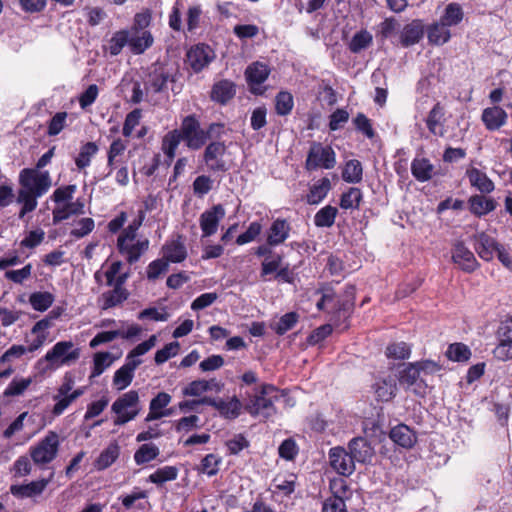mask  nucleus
I'll list each match as a JSON object with an SVG mask.
<instances>
[{
    "instance_id": "4468645a",
    "label": "nucleus",
    "mask_w": 512,
    "mask_h": 512,
    "mask_svg": "<svg viewBox=\"0 0 512 512\" xmlns=\"http://www.w3.org/2000/svg\"><path fill=\"white\" fill-rule=\"evenodd\" d=\"M128 279V274L118 275L117 283L113 289L102 294L100 301L102 309L106 310L115 307L128 298V292L124 288V284Z\"/></svg>"
},
{
    "instance_id": "f257e3e1",
    "label": "nucleus",
    "mask_w": 512,
    "mask_h": 512,
    "mask_svg": "<svg viewBox=\"0 0 512 512\" xmlns=\"http://www.w3.org/2000/svg\"><path fill=\"white\" fill-rule=\"evenodd\" d=\"M18 181L21 188L18 191L17 202L22 205L18 217L22 219L36 209L37 198L49 191L52 186V178L47 170L24 168L19 173Z\"/></svg>"
},
{
    "instance_id": "39448f33",
    "label": "nucleus",
    "mask_w": 512,
    "mask_h": 512,
    "mask_svg": "<svg viewBox=\"0 0 512 512\" xmlns=\"http://www.w3.org/2000/svg\"><path fill=\"white\" fill-rule=\"evenodd\" d=\"M336 165V154L331 146L313 142L307 154L305 168L307 171L332 169Z\"/></svg>"
},
{
    "instance_id": "0eeeda50",
    "label": "nucleus",
    "mask_w": 512,
    "mask_h": 512,
    "mask_svg": "<svg viewBox=\"0 0 512 512\" xmlns=\"http://www.w3.org/2000/svg\"><path fill=\"white\" fill-rule=\"evenodd\" d=\"M80 357V348L74 347L71 341L57 342L45 355V360L53 368L69 366Z\"/></svg>"
},
{
    "instance_id": "412c9836",
    "label": "nucleus",
    "mask_w": 512,
    "mask_h": 512,
    "mask_svg": "<svg viewBox=\"0 0 512 512\" xmlns=\"http://www.w3.org/2000/svg\"><path fill=\"white\" fill-rule=\"evenodd\" d=\"M348 448L353 460L360 463L370 462L374 456L373 447L364 437H356L350 440Z\"/></svg>"
},
{
    "instance_id": "f8f14e48",
    "label": "nucleus",
    "mask_w": 512,
    "mask_h": 512,
    "mask_svg": "<svg viewBox=\"0 0 512 512\" xmlns=\"http://www.w3.org/2000/svg\"><path fill=\"white\" fill-rule=\"evenodd\" d=\"M329 463L331 468L341 476H350L355 471L353 457L340 446L329 450Z\"/></svg>"
},
{
    "instance_id": "e433bc0d",
    "label": "nucleus",
    "mask_w": 512,
    "mask_h": 512,
    "mask_svg": "<svg viewBox=\"0 0 512 512\" xmlns=\"http://www.w3.org/2000/svg\"><path fill=\"white\" fill-rule=\"evenodd\" d=\"M331 189V182L327 177H324L315 182L307 194L306 201L310 205L320 203L328 194Z\"/></svg>"
},
{
    "instance_id": "ea45409f",
    "label": "nucleus",
    "mask_w": 512,
    "mask_h": 512,
    "mask_svg": "<svg viewBox=\"0 0 512 512\" xmlns=\"http://www.w3.org/2000/svg\"><path fill=\"white\" fill-rule=\"evenodd\" d=\"M470 211L474 215L482 216L493 211L496 208V202L492 198H486L482 195H474L469 199Z\"/></svg>"
},
{
    "instance_id": "49530a36",
    "label": "nucleus",
    "mask_w": 512,
    "mask_h": 512,
    "mask_svg": "<svg viewBox=\"0 0 512 512\" xmlns=\"http://www.w3.org/2000/svg\"><path fill=\"white\" fill-rule=\"evenodd\" d=\"M338 210L336 207L326 205L321 208L314 216V224L316 227L328 228L333 226Z\"/></svg>"
},
{
    "instance_id": "37998d69",
    "label": "nucleus",
    "mask_w": 512,
    "mask_h": 512,
    "mask_svg": "<svg viewBox=\"0 0 512 512\" xmlns=\"http://www.w3.org/2000/svg\"><path fill=\"white\" fill-rule=\"evenodd\" d=\"M362 199L363 193L361 189L357 187H350L341 195L339 205L344 210H355L360 207Z\"/></svg>"
},
{
    "instance_id": "13d9d810",
    "label": "nucleus",
    "mask_w": 512,
    "mask_h": 512,
    "mask_svg": "<svg viewBox=\"0 0 512 512\" xmlns=\"http://www.w3.org/2000/svg\"><path fill=\"white\" fill-rule=\"evenodd\" d=\"M75 386V376L72 372H66L62 378V383L57 388V393L53 396L55 402H59L68 397Z\"/></svg>"
},
{
    "instance_id": "f704fd0d",
    "label": "nucleus",
    "mask_w": 512,
    "mask_h": 512,
    "mask_svg": "<svg viewBox=\"0 0 512 512\" xmlns=\"http://www.w3.org/2000/svg\"><path fill=\"white\" fill-rule=\"evenodd\" d=\"M411 173L419 182L430 180L434 174V166L427 158H414L411 163Z\"/></svg>"
},
{
    "instance_id": "2eb2a0df",
    "label": "nucleus",
    "mask_w": 512,
    "mask_h": 512,
    "mask_svg": "<svg viewBox=\"0 0 512 512\" xmlns=\"http://www.w3.org/2000/svg\"><path fill=\"white\" fill-rule=\"evenodd\" d=\"M269 74L268 65L261 62H253L246 68L245 77L252 93L262 94L260 85L266 81Z\"/></svg>"
},
{
    "instance_id": "79ce46f5",
    "label": "nucleus",
    "mask_w": 512,
    "mask_h": 512,
    "mask_svg": "<svg viewBox=\"0 0 512 512\" xmlns=\"http://www.w3.org/2000/svg\"><path fill=\"white\" fill-rule=\"evenodd\" d=\"M363 167L360 161L352 159L346 162L343 171L342 179L347 183L357 184L362 181Z\"/></svg>"
},
{
    "instance_id": "7ed1b4c3",
    "label": "nucleus",
    "mask_w": 512,
    "mask_h": 512,
    "mask_svg": "<svg viewBox=\"0 0 512 512\" xmlns=\"http://www.w3.org/2000/svg\"><path fill=\"white\" fill-rule=\"evenodd\" d=\"M279 399V390L271 384H263L249 396L244 410L252 417L267 419L276 413L275 402Z\"/></svg>"
},
{
    "instance_id": "09e8293b",
    "label": "nucleus",
    "mask_w": 512,
    "mask_h": 512,
    "mask_svg": "<svg viewBox=\"0 0 512 512\" xmlns=\"http://www.w3.org/2000/svg\"><path fill=\"white\" fill-rule=\"evenodd\" d=\"M463 17L464 13L461 6L457 3H450L446 6L440 21L446 26L451 27L458 25L463 20Z\"/></svg>"
},
{
    "instance_id": "9d476101",
    "label": "nucleus",
    "mask_w": 512,
    "mask_h": 512,
    "mask_svg": "<svg viewBox=\"0 0 512 512\" xmlns=\"http://www.w3.org/2000/svg\"><path fill=\"white\" fill-rule=\"evenodd\" d=\"M226 215L225 208L222 204L213 205L211 208L205 210L199 217V225L202 231V238L214 235L219 223Z\"/></svg>"
},
{
    "instance_id": "ddd939ff",
    "label": "nucleus",
    "mask_w": 512,
    "mask_h": 512,
    "mask_svg": "<svg viewBox=\"0 0 512 512\" xmlns=\"http://www.w3.org/2000/svg\"><path fill=\"white\" fill-rule=\"evenodd\" d=\"M451 253L452 261L464 272L472 273L479 267L473 252L463 242H456Z\"/></svg>"
},
{
    "instance_id": "de8ad7c7",
    "label": "nucleus",
    "mask_w": 512,
    "mask_h": 512,
    "mask_svg": "<svg viewBox=\"0 0 512 512\" xmlns=\"http://www.w3.org/2000/svg\"><path fill=\"white\" fill-rule=\"evenodd\" d=\"M114 362V358L110 352H97L93 356V367L90 378L100 376Z\"/></svg>"
},
{
    "instance_id": "aec40b11",
    "label": "nucleus",
    "mask_w": 512,
    "mask_h": 512,
    "mask_svg": "<svg viewBox=\"0 0 512 512\" xmlns=\"http://www.w3.org/2000/svg\"><path fill=\"white\" fill-rule=\"evenodd\" d=\"M52 477L53 474H51L48 479H40L23 485H12L10 487V492L12 495L19 498H33L39 496L46 489Z\"/></svg>"
},
{
    "instance_id": "6e6d98bb",
    "label": "nucleus",
    "mask_w": 512,
    "mask_h": 512,
    "mask_svg": "<svg viewBox=\"0 0 512 512\" xmlns=\"http://www.w3.org/2000/svg\"><path fill=\"white\" fill-rule=\"evenodd\" d=\"M86 391L85 387H79L77 389L73 388V391L70 393L68 397L63 398L59 402H56L52 409V414L54 416H60L64 413V411L79 397H81Z\"/></svg>"
},
{
    "instance_id": "cd10ccee",
    "label": "nucleus",
    "mask_w": 512,
    "mask_h": 512,
    "mask_svg": "<svg viewBox=\"0 0 512 512\" xmlns=\"http://www.w3.org/2000/svg\"><path fill=\"white\" fill-rule=\"evenodd\" d=\"M128 31L129 49L133 54H142L153 45L154 38L150 31Z\"/></svg>"
},
{
    "instance_id": "774afa93",
    "label": "nucleus",
    "mask_w": 512,
    "mask_h": 512,
    "mask_svg": "<svg viewBox=\"0 0 512 512\" xmlns=\"http://www.w3.org/2000/svg\"><path fill=\"white\" fill-rule=\"evenodd\" d=\"M221 459L215 454H207L201 461L200 471L208 476H214L219 471Z\"/></svg>"
},
{
    "instance_id": "680f3d73",
    "label": "nucleus",
    "mask_w": 512,
    "mask_h": 512,
    "mask_svg": "<svg viewBox=\"0 0 512 512\" xmlns=\"http://www.w3.org/2000/svg\"><path fill=\"white\" fill-rule=\"evenodd\" d=\"M447 357L452 361H467L471 356L470 349L462 343L451 344L446 352Z\"/></svg>"
},
{
    "instance_id": "bf43d9fd",
    "label": "nucleus",
    "mask_w": 512,
    "mask_h": 512,
    "mask_svg": "<svg viewBox=\"0 0 512 512\" xmlns=\"http://www.w3.org/2000/svg\"><path fill=\"white\" fill-rule=\"evenodd\" d=\"M74 225V228L70 231V235L76 239L87 236L95 228L94 220L89 217L79 219Z\"/></svg>"
},
{
    "instance_id": "8fccbe9b",
    "label": "nucleus",
    "mask_w": 512,
    "mask_h": 512,
    "mask_svg": "<svg viewBox=\"0 0 512 512\" xmlns=\"http://www.w3.org/2000/svg\"><path fill=\"white\" fill-rule=\"evenodd\" d=\"M129 47V31L122 29L115 32L108 42V51L110 55L117 56L125 46Z\"/></svg>"
},
{
    "instance_id": "c756f323",
    "label": "nucleus",
    "mask_w": 512,
    "mask_h": 512,
    "mask_svg": "<svg viewBox=\"0 0 512 512\" xmlns=\"http://www.w3.org/2000/svg\"><path fill=\"white\" fill-rule=\"evenodd\" d=\"M445 109L440 103H436L428 113L426 125L435 136H444Z\"/></svg>"
},
{
    "instance_id": "423d86ee",
    "label": "nucleus",
    "mask_w": 512,
    "mask_h": 512,
    "mask_svg": "<svg viewBox=\"0 0 512 512\" xmlns=\"http://www.w3.org/2000/svg\"><path fill=\"white\" fill-rule=\"evenodd\" d=\"M59 445V435L54 431H49L43 439L30 448L33 462L37 465L52 462L58 454Z\"/></svg>"
},
{
    "instance_id": "7c9ffc66",
    "label": "nucleus",
    "mask_w": 512,
    "mask_h": 512,
    "mask_svg": "<svg viewBox=\"0 0 512 512\" xmlns=\"http://www.w3.org/2000/svg\"><path fill=\"white\" fill-rule=\"evenodd\" d=\"M466 176L470 185L483 194L491 193L495 188L493 181L478 168L471 167L467 169Z\"/></svg>"
},
{
    "instance_id": "b1692460",
    "label": "nucleus",
    "mask_w": 512,
    "mask_h": 512,
    "mask_svg": "<svg viewBox=\"0 0 512 512\" xmlns=\"http://www.w3.org/2000/svg\"><path fill=\"white\" fill-rule=\"evenodd\" d=\"M290 230V224L285 219L278 218L274 220L267 231V244L278 246L284 243L289 237Z\"/></svg>"
},
{
    "instance_id": "864d4df0",
    "label": "nucleus",
    "mask_w": 512,
    "mask_h": 512,
    "mask_svg": "<svg viewBox=\"0 0 512 512\" xmlns=\"http://www.w3.org/2000/svg\"><path fill=\"white\" fill-rule=\"evenodd\" d=\"M178 476V469L174 466H165L158 468L155 472L150 474L149 481L151 483L161 485L167 481H173Z\"/></svg>"
},
{
    "instance_id": "dca6fc26",
    "label": "nucleus",
    "mask_w": 512,
    "mask_h": 512,
    "mask_svg": "<svg viewBox=\"0 0 512 512\" xmlns=\"http://www.w3.org/2000/svg\"><path fill=\"white\" fill-rule=\"evenodd\" d=\"M214 57V52L208 45L198 44L187 52V63L195 72H199L204 69Z\"/></svg>"
},
{
    "instance_id": "a18cd8bd",
    "label": "nucleus",
    "mask_w": 512,
    "mask_h": 512,
    "mask_svg": "<svg viewBox=\"0 0 512 512\" xmlns=\"http://www.w3.org/2000/svg\"><path fill=\"white\" fill-rule=\"evenodd\" d=\"M372 43V34L369 31L362 29L353 35L348 44V48L352 53H360L370 47Z\"/></svg>"
},
{
    "instance_id": "6e6552de",
    "label": "nucleus",
    "mask_w": 512,
    "mask_h": 512,
    "mask_svg": "<svg viewBox=\"0 0 512 512\" xmlns=\"http://www.w3.org/2000/svg\"><path fill=\"white\" fill-rule=\"evenodd\" d=\"M399 384L406 390H412L416 395L423 396L426 393L427 385L415 364L408 363L398 372Z\"/></svg>"
},
{
    "instance_id": "f3484780",
    "label": "nucleus",
    "mask_w": 512,
    "mask_h": 512,
    "mask_svg": "<svg viewBox=\"0 0 512 512\" xmlns=\"http://www.w3.org/2000/svg\"><path fill=\"white\" fill-rule=\"evenodd\" d=\"M499 246L496 239L485 232L474 236V249L484 261L492 260Z\"/></svg>"
},
{
    "instance_id": "f03ea898",
    "label": "nucleus",
    "mask_w": 512,
    "mask_h": 512,
    "mask_svg": "<svg viewBox=\"0 0 512 512\" xmlns=\"http://www.w3.org/2000/svg\"><path fill=\"white\" fill-rule=\"evenodd\" d=\"M179 131L188 149L199 150L209 139L220 138L224 134V125L211 123L207 129H203L195 115H188L183 118Z\"/></svg>"
},
{
    "instance_id": "4d7b16f0",
    "label": "nucleus",
    "mask_w": 512,
    "mask_h": 512,
    "mask_svg": "<svg viewBox=\"0 0 512 512\" xmlns=\"http://www.w3.org/2000/svg\"><path fill=\"white\" fill-rule=\"evenodd\" d=\"M385 354L388 358L405 360L411 355V347L405 342H395L387 346Z\"/></svg>"
},
{
    "instance_id": "2f4dec72",
    "label": "nucleus",
    "mask_w": 512,
    "mask_h": 512,
    "mask_svg": "<svg viewBox=\"0 0 512 512\" xmlns=\"http://www.w3.org/2000/svg\"><path fill=\"white\" fill-rule=\"evenodd\" d=\"M397 390L396 379L392 376L381 378L374 384L376 397L380 401L388 402L392 400L396 396Z\"/></svg>"
},
{
    "instance_id": "a878e982",
    "label": "nucleus",
    "mask_w": 512,
    "mask_h": 512,
    "mask_svg": "<svg viewBox=\"0 0 512 512\" xmlns=\"http://www.w3.org/2000/svg\"><path fill=\"white\" fill-rule=\"evenodd\" d=\"M84 202L82 199H77L72 202L71 200L65 204L57 205L53 211V223L57 224L67 220L71 216L84 214Z\"/></svg>"
},
{
    "instance_id": "4be33fe9",
    "label": "nucleus",
    "mask_w": 512,
    "mask_h": 512,
    "mask_svg": "<svg viewBox=\"0 0 512 512\" xmlns=\"http://www.w3.org/2000/svg\"><path fill=\"white\" fill-rule=\"evenodd\" d=\"M142 363V360H125V363L115 371L113 376V385L118 390L127 388L134 377L136 368Z\"/></svg>"
},
{
    "instance_id": "052dcab7",
    "label": "nucleus",
    "mask_w": 512,
    "mask_h": 512,
    "mask_svg": "<svg viewBox=\"0 0 512 512\" xmlns=\"http://www.w3.org/2000/svg\"><path fill=\"white\" fill-rule=\"evenodd\" d=\"M76 190L77 187L74 184L61 186L54 190L50 198L57 205H62L73 199Z\"/></svg>"
},
{
    "instance_id": "338daca9",
    "label": "nucleus",
    "mask_w": 512,
    "mask_h": 512,
    "mask_svg": "<svg viewBox=\"0 0 512 512\" xmlns=\"http://www.w3.org/2000/svg\"><path fill=\"white\" fill-rule=\"evenodd\" d=\"M45 238V232L38 228L29 231L26 236L21 240L20 246L24 248L34 249L39 246Z\"/></svg>"
},
{
    "instance_id": "bb28decb",
    "label": "nucleus",
    "mask_w": 512,
    "mask_h": 512,
    "mask_svg": "<svg viewBox=\"0 0 512 512\" xmlns=\"http://www.w3.org/2000/svg\"><path fill=\"white\" fill-rule=\"evenodd\" d=\"M481 120L488 130H498L505 125L507 113L499 106L488 107L483 110Z\"/></svg>"
},
{
    "instance_id": "c9c22d12",
    "label": "nucleus",
    "mask_w": 512,
    "mask_h": 512,
    "mask_svg": "<svg viewBox=\"0 0 512 512\" xmlns=\"http://www.w3.org/2000/svg\"><path fill=\"white\" fill-rule=\"evenodd\" d=\"M423 25L420 21H412L407 24L400 35V42L404 47H409L420 41L423 36Z\"/></svg>"
},
{
    "instance_id": "6ab92c4d",
    "label": "nucleus",
    "mask_w": 512,
    "mask_h": 512,
    "mask_svg": "<svg viewBox=\"0 0 512 512\" xmlns=\"http://www.w3.org/2000/svg\"><path fill=\"white\" fill-rule=\"evenodd\" d=\"M162 255L168 263H181L187 257V249L179 235L176 239L166 241L162 247Z\"/></svg>"
},
{
    "instance_id": "4c0bfd02",
    "label": "nucleus",
    "mask_w": 512,
    "mask_h": 512,
    "mask_svg": "<svg viewBox=\"0 0 512 512\" xmlns=\"http://www.w3.org/2000/svg\"><path fill=\"white\" fill-rule=\"evenodd\" d=\"M235 85L228 80H222L214 84L211 98L221 104L227 103L235 95Z\"/></svg>"
},
{
    "instance_id": "3c124183",
    "label": "nucleus",
    "mask_w": 512,
    "mask_h": 512,
    "mask_svg": "<svg viewBox=\"0 0 512 512\" xmlns=\"http://www.w3.org/2000/svg\"><path fill=\"white\" fill-rule=\"evenodd\" d=\"M54 295L50 292H34L29 296V303L32 308L39 312H44L50 308L54 302Z\"/></svg>"
},
{
    "instance_id": "c03bdc74",
    "label": "nucleus",
    "mask_w": 512,
    "mask_h": 512,
    "mask_svg": "<svg viewBox=\"0 0 512 512\" xmlns=\"http://www.w3.org/2000/svg\"><path fill=\"white\" fill-rule=\"evenodd\" d=\"M99 148L94 142H87L80 148L79 154L75 158V165L79 170L90 166L92 158L97 154Z\"/></svg>"
},
{
    "instance_id": "5701e85b",
    "label": "nucleus",
    "mask_w": 512,
    "mask_h": 512,
    "mask_svg": "<svg viewBox=\"0 0 512 512\" xmlns=\"http://www.w3.org/2000/svg\"><path fill=\"white\" fill-rule=\"evenodd\" d=\"M389 438L398 446L410 449L417 442L416 433L405 424H398L389 432Z\"/></svg>"
},
{
    "instance_id": "393cba45",
    "label": "nucleus",
    "mask_w": 512,
    "mask_h": 512,
    "mask_svg": "<svg viewBox=\"0 0 512 512\" xmlns=\"http://www.w3.org/2000/svg\"><path fill=\"white\" fill-rule=\"evenodd\" d=\"M127 149V141L116 138L110 144L107 151V167L109 169L107 176L117 169V165L124 164V154Z\"/></svg>"
},
{
    "instance_id": "a19ab883",
    "label": "nucleus",
    "mask_w": 512,
    "mask_h": 512,
    "mask_svg": "<svg viewBox=\"0 0 512 512\" xmlns=\"http://www.w3.org/2000/svg\"><path fill=\"white\" fill-rule=\"evenodd\" d=\"M120 448L116 442L110 443L95 461L97 470H104L110 467L119 457Z\"/></svg>"
},
{
    "instance_id": "9b49d317",
    "label": "nucleus",
    "mask_w": 512,
    "mask_h": 512,
    "mask_svg": "<svg viewBox=\"0 0 512 512\" xmlns=\"http://www.w3.org/2000/svg\"><path fill=\"white\" fill-rule=\"evenodd\" d=\"M202 402L214 407L222 417L229 420L236 419L244 409L243 404L236 396L227 399L204 397Z\"/></svg>"
},
{
    "instance_id": "69168bd1",
    "label": "nucleus",
    "mask_w": 512,
    "mask_h": 512,
    "mask_svg": "<svg viewBox=\"0 0 512 512\" xmlns=\"http://www.w3.org/2000/svg\"><path fill=\"white\" fill-rule=\"evenodd\" d=\"M32 383L31 378L13 379L4 391L5 396H19L22 395L25 390Z\"/></svg>"
},
{
    "instance_id": "0e129e2a",
    "label": "nucleus",
    "mask_w": 512,
    "mask_h": 512,
    "mask_svg": "<svg viewBox=\"0 0 512 512\" xmlns=\"http://www.w3.org/2000/svg\"><path fill=\"white\" fill-rule=\"evenodd\" d=\"M298 321V315L295 312L284 314L274 326V331L278 335H283L292 329Z\"/></svg>"
},
{
    "instance_id": "20e7f679",
    "label": "nucleus",
    "mask_w": 512,
    "mask_h": 512,
    "mask_svg": "<svg viewBox=\"0 0 512 512\" xmlns=\"http://www.w3.org/2000/svg\"><path fill=\"white\" fill-rule=\"evenodd\" d=\"M111 410L116 414L114 424L124 425L135 419L140 412L139 394L136 390H130L118 397L111 406Z\"/></svg>"
},
{
    "instance_id": "c85d7f7f",
    "label": "nucleus",
    "mask_w": 512,
    "mask_h": 512,
    "mask_svg": "<svg viewBox=\"0 0 512 512\" xmlns=\"http://www.w3.org/2000/svg\"><path fill=\"white\" fill-rule=\"evenodd\" d=\"M182 140L183 137L179 129H173L163 136L161 141V151L163 152L168 165L173 162L177 148Z\"/></svg>"
},
{
    "instance_id": "5fc2aeb1",
    "label": "nucleus",
    "mask_w": 512,
    "mask_h": 512,
    "mask_svg": "<svg viewBox=\"0 0 512 512\" xmlns=\"http://www.w3.org/2000/svg\"><path fill=\"white\" fill-rule=\"evenodd\" d=\"M294 106V99L290 92L281 91L275 98V110L278 115H288Z\"/></svg>"
},
{
    "instance_id": "58836bf2",
    "label": "nucleus",
    "mask_w": 512,
    "mask_h": 512,
    "mask_svg": "<svg viewBox=\"0 0 512 512\" xmlns=\"http://www.w3.org/2000/svg\"><path fill=\"white\" fill-rule=\"evenodd\" d=\"M427 37L430 43L435 45H443L451 38L449 27L440 20L429 26Z\"/></svg>"
},
{
    "instance_id": "603ef678",
    "label": "nucleus",
    "mask_w": 512,
    "mask_h": 512,
    "mask_svg": "<svg viewBox=\"0 0 512 512\" xmlns=\"http://www.w3.org/2000/svg\"><path fill=\"white\" fill-rule=\"evenodd\" d=\"M159 453V448L155 444H143L135 452L134 460L137 465H143L154 460Z\"/></svg>"
},
{
    "instance_id": "a211bd4d",
    "label": "nucleus",
    "mask_w": 512,
    "mask_h": 512,
    "mask_svg": "<svg viewBox=\"0 0 512 512\" xmlns=\"http://www.w3.org/2000/svg\"><path fill=\"white\" fill-rule=\"evenodd\" d=\"M117 248L119 253L125 257L126 261L129 264H133L148 250L149 240L144 238L129 243H124V240H122L121 244H117Z\"/></svg>"
},
{
    "instance_id": "e2e57ef3",
    "label": "nucleus",
    "mask_w": 512,
    "mask_h": 512,
    "mask_svg": "<svg viewBox=\"0 0 512 512\" xmlns=\"http://www.w3.org/2000/svg\"><path fill=\"white\" fill-rule=\"evenodd\" d=\"M180 345L177 341L166 344L162 349L155 353L156 364H163L170 358L176 356L179 352Z\"/></svg>"
},
{
    "instance_id": "473e14b6",
    "label": "nucleus",
    "mask_w": 512,
    "mask_h": 512,
    "mask_svg": "<svg viewBox=\"0 0 512 512\" xmlns=\"http://www.w3.org/2000/svg\"><path fill=\"white\" fill-rule=\"evenodd\" d=\"M172 397L166 392H159L149 403V412L145 418L146 422L155 421L162 418L160 414L170 403Z\"/></svg>"
},
{
    "instance_id": "72a5a7b5",
    "label": "nucleus",
    "mask_w": 512,
    "mask_h": 512,
    "mask_svg": "<svg viewBox=\"0 0 512 512\" xmlns=\"http://www.w3.org/2000/svg\"><path fill=\"white\" fill-rule=\"evenodd\" d=\"M122 262L115 261L112 262L106 270L100 269L97 270L94 274V279L98 284H103L105 282L106 286H114L117 283L118 275H122L120 273L122 269Z\"/></svg>"
},
{
    "instance_id": "1a4fd4ad",
    "label": "nucleus",
    "mask_w": 512,
    "mask_h": 512,
    "mask_svg": "<svg viewBox=\"0 0 512 512\" xmlns=\"http://www.w3.org/2000/svg\"><path fill=\"white\" fill-rule=\"evenodd\" d=\"M226 148L225 143L221 141L210 142L205 147L203 160L210 171L225 172L228 170V166L223 159Z\"/></svg>"
}]
</instances>
